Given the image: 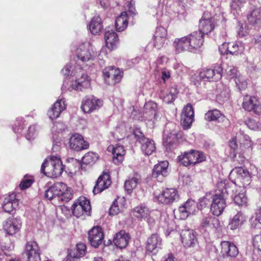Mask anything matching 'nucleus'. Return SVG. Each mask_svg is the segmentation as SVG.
I'll list each match as a JSON object with an SVG mask.
<instances>
[{"instance_id":"nucleus-16","label":"nucleus","mask_w":261,"mask_h":261,"mask_svg":"<svg viewBox=\"0 0 261 261\" xmlns=\"http://www.w3.org/2000/svg\"><path fill=\"white\" fill-rule=\"evenodd\" d=\"M81 65V64H79L78 62L76 63L74 60L70 61L62 70V73L66 76L65 79L67 77L74 78L83 71L84 67Z\"/></svg>"},{"instance_id":"nucleus-51","label":"nucleus","mask_w":261,"mask_h":261,"mask_svg":"<svg viewBox=\"0 0 261 261\" xmlns=\"http://www.w3.org/2000/svg\"><path fill=\"white\" fill-rule=\"evenodd\" d=\"M252 228L261 229V210H258L255 214L250 218Z\"/></svg>"},{"instance_id":"nucleus-33","label":"nucleus","mask_w":261,"mask_h":261,"mask_svg":"<svg viewBox=\"0 0 261 261\" xmlns=\"http://www.w3.org/2000/svg\"><path fill=\"white\" fill-rule=\"evenodd\" d=\"M86 246L84 243H78L76 248L67 255L66 261H80V258L85 254Z\"/></svg>"},{"instance_id":"nucleus-37","label":"nucleus","mask_w":261,"mask_h":261,"mask_svg":"<svg viewBox=\"0 0 261 261\" xmlns=\"http://www.w3.org/2000/svg\"><path fill=\"white\" fill-rule=\"evenodd\" d=\"M129 240V235L124 230H121L116 234L113 242L117 247L123 248L127 245Z\"/></svg>"},{"instance_id":"nucleus-4","label":"nucleus","mask_w":261,"mask_h":261,"mask_svg":"<svg viewBox=\"0 0 261 261\" xmlns=\"http://www.w3.org/2000/svg\"><path fill=\"white\" fill-rule=\"evenodd\" d=\"M45 197L48 200L58 198L63 202H68L73 197L72 190L62 182L55 183L45 191Z\"/></svg>"},{"instance_id":"nucleus-12","label":"nucleus","mask_w":261,"mask_h":261,"mask_svg":"<svg viewBox=\"0 0 261 261\" xmlns=\"http://www.w3.org/2000/svg\"><path fill=\"white\" fill-rule=\"evenodd\" d=\"M242 107L247 111H253L257 114L261 113V106L256 96L246 95L243 97Z\"/></svg>"},{"instance_id":"nucleus-50","label":"nucleus","mask_w":261,"mask_h":261,"mask_svg":"<svg viewBox=\"0 0 261 261\" xmlns=\"http://www.w3.org/2000/svg\"><path fill=\"white\" fill-rule=\"evenodd\" d=\"M235 187L233 188V190H236L235 195L233 197L234 203L238 205H244L247 203V197H246L244 191H240L238 194L237 193L239 190L237 189L236 186L233 184ZM234 193L233 192H232Z\"/></svg>"},{"instance_id":"nucleus-30","label":"nucleus","mask_w":261,"mask_h":261,"mask_svg":"<svg viewBox=\"0 0 261 261\" xmlns=\"http://www.w3.org/2000/svg\"><path fill=\"white\" fill-rule=\"evenodd\" d=\"M138 141L141 144V150L145 155H149L155 151L156 147L152 140L142 135L138 139Z\"/></svg>"},{"instance_id":"nucleus-57","label":"nucleus","mask_w":261,"mask_h":261,"mask_svg":"<svg viewBox=\"0 0 261 261\" xmlns=\"http://www.w3.org/2000/svg\"><path fill=\"white\" fill-rule=\"evenodd\" d=\"M33 182V179L32 177L25 176L22 181L19 185V187L21 190H24L29 188Z\"/></svg>"},{"instance_id":"nucleus-47","label":"nucleus","mask_w":261,"mask_h":261,"mask_svg":"<svg viewBox=\"0 0 261 261\" xmlns=\"http://www.w3.org/2000/svg\"><path fill=\"white\" fill-rule=\"evenodd\" d=\"M247 18L250 23L257 24L261 20V10L258 8L255 9L250 12Z\"/></svg>"},{"instance_id":"nucleus-55","label":"nucleus","mask_w":261,"mask_h":261,"mask_svg":"<svg viewBox=\"0 0 261 261\" xmlns=\"http://www.w3.org/2000/svg\"><path fill=\"white\" fill-rule=\"evenodd\" d=\"M229 98V90L225 88L224 90L221 91L216 96L217 101L220 104L223 103L225 101H227Z\"/></svg>"},{"instance_id":"nucleus-35","label":"nucleus","mask_w":261,"mask_h":261,"mask_svg":"<svg viewBox=\"0 0 261 261\" xmlns=\"http://www.w3.org/2000/svg\"><path fill=\"white\" fill-rule=\"evenodd\" d=\"M180 237L182 243L185 247H194L197 242L195 235L192 230H182Z\"/></svg>"},{"instance_id":"nucleus-34","label":"nucleus","mask_w":261,"mask_h":261,"mask_svg":"<svg viewBox=\"0 0 261 261\" xmlns=\"http://www.w3.org/2000/svg\"><path fill=\"white\" fill-rule=\"evenodd\" d=\"M247 219L246 215L242 212H238L230 219L228 227L231 230H236L241 227Z\"/></svg>"},{"instance_id":"nucleus-46","label":"nucleus","mask_w":261,"mask_h":261,"mask_svg":"<svg viewBox=\"0 0 261 261\" xmlns=\"http://www.w3.org/2000/svg\"><path fill=\"white\" fill-rule=\"evenodd\" d=\"M220 65L223 67V75H226L227 79H232L234 78L235 79L238 77L237 76V69L234 67L224 63Z\"/></svg>"},{"instance_id":"nucleus-26","label":"nucleus","mask_w":261,"mask_h":261,"mask_svg":"<svg viewBox=\"0 0 261 261\" xmlns=\"http://www.w3.org/2000/svg\"><path fill=\"white\" fill-rule=\"evenodd\" d=\"M162 239L157 234H152L147 241L146 249L155 254L162 247Z\"/></svg>"},{"instance_id":"nucleus-38","label":"nucleus","mask_w":261,"mask_h":261,"mask_svg":"<svg viewBox=\"0 0 261 261\" xmlns=\"http://www.w3.org/2000/svg\"><path fill=\"white\" fill-rule=\"evenodd\" d=\"M151 211L146 205L140 204L132 210L133 215L140 220H146L150 215Z\"/></svg>"},{"instance_id":"nucleus-9","label":"nucleus","mask_w":261,"mask_h":261,"mask_svg":"<svg viewBox=\"0 0 261 261\" xmlns=\"http://www.w3.org/2000/svg\"><path fill=\"white\" fill-rule=\"evenodd\" d=\"M91 209L90 201L85 197H80L72 206V213L77 218L84 214L90 215Z\"/></svg>"},{"instance_id":"nucleus-52","label":"nucleus","mask_w":261,"mask_h":261,"mask_svg":"<svg viewBox=\"0 0 261 261\" xmlns=\"http://www.w3.org/2000/svg\"><path fill=\"white\" fill-rule=\"evenodd\" d=\"M98 159V155L96 153L93 152H89L87 153L82 158L83 164H92Z\"/></svg>"},{"instance_id":"nucleus-28","label":"nucleus","mask_w":261,"mask_h":261,"mask_svg":"<svg viewBox=\"0 0 261 261\" xmlns=\"http://www.w3.org/2000/svg\"><path fill=\"white\" fill-rule=\"evenodd\" d=\"M19 199L15 193H12L5 197L3 202V208L7 213H10L13 210L18 207Z\"/></svg>"},{"instance_id":"nucleus-62","label":"nucleus","mask_w":261,"mask_h":261,"mask_svg":"<svg viewBox=\"0 0 261 261\" xmlns=\"http://www.w3.org/2000/svg\"><path fill=\"white\" fill-rule=\"evenodd\" d=\"M23 125H24V120L23 118H18L17 120V124L15 125V127L14 128V131L15 133L17 134H22V130L23 129Z\"/></svg>"},{"instance_id":"nucleus-63","label":"nucleus","mask_w":261,"mask_h":261,"mask_svg":"<svg viewBox=\"0 0 261 261\" xmlns=\"http://www.w3.org/2000/svg\"><path fill=\"white\" fill-rule=\"evenodd\" d=\"M245 124L249 128L252 130H256L258 128L259 126V124L256 120L251 118L247 119L245 121Z\"/></svg>"},{"instance_id":"nucleus-49","label":"nucleus","mask_w":261,"mask_h":261,"mask_svg":"<svg viewBox=\"0 0 261 261\" xmlns=\"http://www.w3.org/2000/svg\"><path fill=\"white\" fill-rule=\"evenodd\" d=\"M178 93V91L175 87H172L169 91H167L165 94L163 93L161 96L164 102L170 103L172 102Z\"/></svg>"},{"instance_id":"nucleus-45","label":"nucleus","mask_w":261,"mask_h":261,"mask_svg":"<svg viewBox=\"0 0 261 261\" xmlns=\"http://www.w3.org/2000/svg\"><path fill=\"white\" fill-rule=\"evenodd\" d=\"M191 165H195L202 162L205 160V156L203 153L199 151L191 150L189 152Z\"/></svg>"},{"instance_id":"nucleus-61","label":"nucleus","mask_w":261,"mask_h":261,"mask_svg":"<svg viewBox=\"0 0 261 261\" xmlns=\"http://www.w3.org/2000/svg\"><path fill=\"white\" fill-rule=\"evenodd\" d=\"M210 194H206V195L199 199L198 206L200 208L206 207L210 202V199H212Z\"/></svg>"},{"instance_id":"nucleus-2","label":"nucleus","mask_w":261,"mask_h":261,"mask_svg":"<svg viewBox=\"0 0 261 261\" xmlns=\"http://www.w3.org/2000/svg\"><path fill=\"white\" fill-rule=\"evenodd\" d=\"M203 42V34L197 31L180 38H176L173 45L177 53L186 50L194 52L200 48Z\"/></svg>"},{"instance_id":"nucleus-42","label":"nucleus","mask_w":261,"mask_h":261,"mask_svg":"<svg viewBox=\"0 0 261 261\" xmlns=\"http://www.w3.org/2000/svg\"><path fill=\"white\" fill-rule=\"evenodd\" d=\"M125 200L124 197H118L113 202L109 209L110 215H116L122 210Z\"/></svg>"},{"instance_id":"nucleus-25","label":"nucleus","mask_w":261,"mask_h":261,"mask_svg":"<svg viewBox=\"0 0 261 261\" xmlns=\"http://www.w3.org/2000/svg\"><path fill=\"white\" fill-rule=\"evenodd\" d=\"M196 202L188 199L184 204L179 207L178 211L181 219H186L189 215L194 214L197 207Z\"/></svg>"},{"instance_id":"nucleus-32","label":"nucleus","mask_w":261,"mask_h":261,"mask_svg":"<svg viewBox=\"0 0 261 261\" xmlns=\"http://www.w3.org/2000/svg\"><path fill=\"white\" fill-rule=\"evenodd\" d=\"M168 162L164 161L155 165L153 169L152 176L162 180L163 177L167 176L168 174Z\"/></svg>"},{"instance_id":"nucleus-24","label":"nucleus","mask_w":261,"mask_h":261,"mask_svg":"<svg viewBox=\"0 0 261 261\" xmlns=\"http://www.w3.org/2000/svg\"><path fill=\"white\" fill-rule=\"evenodd\" d=\"M103 234L102 229L100 227H94L88 233V240L91 245L98 247L103 241Z\"/></svg>"},{"instance_id":"nucleus-44","label":"nucleus","mask_w":261,"mask_h":261,"mask_svg":"<svg viewBox=\"0 0 261 261\" xmlns=\"http://www.w3.org/2000/svg\"><path fill=\"white\" fill-rule=\"evenodd\" d=\"M237 138L239 141L240 146L242 149H248L252 146V143L249 137L242 133H239L237 134Z\"/></svg>"},{"instance_id":"nucleus-29","label":"nucleus","mask_w":261,"mask_h":261,"mask_svg":"<svg viewBox=\"0 0 261 261\" xmlns=\"http://www.w3.org/2000/svg\"><path fill=\"white\" fill-rule=\"evenodd\" d=\"M108 150L111 151L113 154V162L115 164L121 163L123 159L124 155L125 154V151L123 146L116 145V146L110 145L108 147Z\"/></svg>"},{"instance_id":"nucleus-41","label":"nucleus","mask_w":261,"mask_h":261,"mask_svg":"<svg viewBox=\"0 0 261 261\" xmlns=\"http://www.w3.org/2000/svg\"><path fill=\"white\" fill-rule=\"evenodd\" d=\"M177 142V136L176 132L172 131V132L165 135L163 138V143L167 149L171 150L174 148Z\"/></svg>"},{"instance_id":"nucleus-17","label":"nucleus","mask_w":261,"mask_h":261,"mask_svg":"<svg viewBox=\"0 0 261 261\" xmlns=\"http://www.w3.org/2000/svg\"><path fill=\"white\" fill-rule=\"evenodd\" d=\"M167 33L166 30L160 27L156 28L153 40V45L157 49H161L167 44Z\"/></svg>"},{"instance_id":"nucleus-8","label":"nucleus","mask_w":261,"mask_h":261,"mask_svg":"<svg viewBox=\"0 0 261 261\" xmlns=\"http://www.w3.org/2000/svg\"><path fill=\"white\" fill-rule=\"evenodd\" d=\"M223 67L219 64L215 65L212 68L202 69L199 73L198 77L203 81L216 82L222 77Z\"/></svg>"},{"instance_id":"nucleus-15","label":"nucleus","mask_w":261,"mask_h":261,"mask_svg":"<svg viewBox=\"0 0 261 261\" xmlns=\"http://www.w3.org/2000/svg\"><path fill=\"white\" fill-rule=\"evenodd\" d=\"M194 117L193 108L191 105L188 104L184 108L180 117V123L184 129H188L191 126Z\"/></svg>"},{"instance_id":"nucleus-5","label":"nucleus","mask_w":261,"mask_h":261,"mask_svg":"<svg viewBox=\"0 0 261 261\" xmlns=\"http://www.w3.org/2000/svg\"><path fill=\"white\" fill-rule=\"evenodd\" d=\"M91 85V81L89 76L83 71L75 77H67L65 79L62 87L63 91L72 90L81 91L84 89L89 88Z\"/></svg>"},{"instance_id":"nucleus-19","label":"nucleus","mask_w":261,"mask_h":261,"mask_svg":"<svg viewBox=\"0 0 261 261\" xmlns=\"http://www.w3.org/2000/svg\"><path fill=\"white\" fill-rule=\"evenodd\" d=\"M199 30L203 35L208 34L215 28V20L213 18L210 17L208 13H204L202 18L199 21Z\"/></svg>"},{"instance_id":"nucleus-58","label":"nucleus","mask_w":261,"mask_h":261,"mask_svg":"<svg viewBox=\"0 0 261 261\" xmlns=\"http://www.w3.org/2000/svg\"><path fill=\"white\" fill-rule=\"evenodd\" d=\"M178 160L179 162L185 166H188L191 165L189 152H185L184 154L178 156Z\"/></svg>"},{"instance_id":"nucleus-20","label":"nucleus","mask_w":261,"mask_h":261,"mask_svg":"<svg viewBox=\"0 0 261 261\" xmlns=\"http://www.w3.org/2000/svg\"><path fill=\"white\" fill-rule=\"evenodd\" d=\"M21 227V221L19 218L10 217L4 225V229L7 233L13 235L18 232Z\"/></svg>"},{"instance_id":"nucleus-3","label":"nucleus","mask_w":261,"mask_h":261,"mask_svg":"<svg viewBox=\"0 0 261 261\" xmlns=\"http://www.w3.org/2000/svg\"><path fill=\"white\" fill-rule=\"evenodd\" d=\"M77 58L78 64H81L83 67H91L93 62L97 56V53L89 42H84L80 43L75 50Z\"/></svg>"},{"instance_id":"nucleus-23","label":"nucleus","mask_w":261,"mask_h":261,"mask_svg":"<svg viewBox=\"0 0 261 261\" xmlns=\"http://www.w3.org/2000/svg\"><path fill=\"white\" fill-rule=\"evenodd\" d=\"M66 108V105L64 98L59 99L48 110L47 115L49 118L53 120L58 118L61 113L65 110Z\"/></svg>"},{"instance_id":"nucleus-13","label":"nucleus","mask_w":261,"mask_h":261,"mask_svg":"<svg viewBox=\"0 0 261 261\" xmlns=\"http://www.w3.org/2000/svg\"><path fill=\"white\" fill-rule=\"evenodd\" d=\"M103 73L105 81L108 85H115L119 83L123 76V72L114 67L105 69Z\"/></svg>"},{"instance_id":"nucleus-56","label":"nucleus","mask_w":261,"mask_h":261,"mask_svg":"<svg viewBox=\"0 0 261 261\" xmlns=\"http://www.w3.org/2000/svg\"><path fill=\"white\" fill-rule=\"evenodd\" d=\"M37 128L35 125H31L29 126L25 135L27 140H31L36 137L37 135Z\"/></svg>"},{"instance_id":"nucleus-31","label":"nucleus","mask_w":261,"mask_h":261,"mask_svg":"<svg viewBox=\"0 0 261 261\" xmlns=\"http://www.w3.org/2000/svg\"><path fill=\"white\" fill-rule=\"evenodd\" d=\"M221 252L223 256L236 257L238 255V249L234 243L229 241H223L221 243Z\"/></svg>"},{"instance_id":"nucleus-39","label":"nucleus","mask_w":261,"mask_h":261,"mask_svg":"<svg viewBox=\"0 0 261 261\" xmlns=\"http://www.w3.org/2000/svg\"><path fill=\"white\" fill-rule=\"evenodd\" d=\"M102 28L101 19L99 15L94 16L88 24L89 30L94 35H98Z\"/></svg>"},{"instance_id":"nucleus-53","label":"nucleus","mask_w":261,"mask_h":261,"mask_svg":"<svg viewBox=\"0 0 261 261\" xmlns=\"http://www.w3.org/2000/svg\"><path fill=\"white\" fill-rule=\"evenodd\" d=\"M126 135V129L123 124L118 126L113 133L114 137L118 140L123 138Z\"/></svg>"},{"instance_id":"nucleus-48","label":"nucleus","mask_w":261,"mask_h":261,"mask_svg":"<svg viewBox=\"0 0 261 261\" xmlns=\"http://www.w3.org/2000/svg\"><path fill=\"white\" fill-rule=\"evenodd\" d=\"M244 44L240 42L229 43V54L238 55L241 54L244 50Z\"/></svg>"},{"instance_id":"nucleus-27","label":"nucleus","mask_w":261,"mask_h":261,"mask_svg":"<svg viewBox=\"0 0 261 261\" xmlns=\"http://www.w3.org/2000/svg\"><path fill=\"white\" fill-rule=\"evenodd\" d=\"M104 38L107 46L111 50L115 47L119 41L117 33L110 27L105 29Z\"/></svg>"},{"instance_id":"nucleus-40","label":"nucleus","mask_w":261,"mask_h":261,"mask_svg":"<svg viewBox=\"0 0 261 261\" xmlns=\"http://www.w3.org/2000/svg\"><path fill=\"white\" fill-rule=\"evenodd\" d=\"M128 16L126 11L122 12L116 18L115 28L118 32H122L125 30L128 25Z\"/></svg>"},{"instance_id":"nucleus-6","label":"nucleus","mask_w":261,"mask_h":261,"mask_svg":"<svg viewBox=\"0 0 261 261\" xmlns=\"http://www.w3.org/2000/svg\"><path fill=\"white\" fill-rule=\"evenodd\" d=\"M63 170L64 166L60 158L56 155L45 159L41 167V172L51 178L60 176Z\"/></svg>"},{"instance_id":"nucleus-64","label":"nucleus","mask_w":261,"mask_h":261,"mask_svg":"<svg viewBox=\"0 0 261 261\" xmlns=\"http://www.w3.org/2000/svg\"><path fill=\"white\" fill-rule=\"evenodd\" d=\"M246 3V0H232L231 7L232 10H240Z\"/></svg>"},{"instance_id":"nucleus-22","label":"nucleus","mask_w":261,"mask_h":261,"mask_svg":"<svg viewBox=\"0 0 261 261\" xmlns=\"http://www.w3.org/2000/svg\"><path fill=\"white\" fill-rule=\"evenodd\" d=\"M111 184L109 174L106 172L99 176L94 186L93 192L94 194H98L108 188Z\"/></svg>"},{"instance_id":"nucleus-7","label":"nucleus","mask_w":261,"mask_h":261,"mask_svg":"<svg viewBox=\"0 0 261 261\" xmlns=\"http://www.w3.org/2000/svg\"><path fill=\"white\" fill-rule=\"evenodd\" d=\"M158 104L153 101H149L144 104L142 111H134L132 115L135 119L147 121L153 125L158 118Z\"/></svg>"},{"instance_id":"nucleus-60","label":"nucleus","mask_w":261,"mask_h":261,"mask_svg":"<svg viewBox=\"0 0 261 261\" xmlns=\"http://www.w3.org/2000/svg\"><path fill=\"white\" fill-rule=\"evenodd\" d=\"M234 81L240 90H244L247 87V83L242 77L238 76L236 77Z\"/></svg>"},{"instance_id":"nucleus-36","label":"nucleus","mask_w":261,"mask_h":261,"mask_svg":"<svg viewBox=\"0 0 261 261\" xmlns=\"http://www.w3.org/2000/svg\"><path fill=\"white\" fill-rule=\"evenodd\" d=\"M205 119L208 121H213L216 123H222L226 119L225 116L217 109L207 111L204 116Z\"/></svg>"},{"instance_id":"nucleus-11","label":"nucleus","mask_w":261,"mask_h":261,"mask_svg":"<svg viewBox=\"0 0 261 261\" xmlns=\"http://www.w3.org/2000/svg\"><path fill=\"white\" fill-rule=\"evenodd\" d=\"M24 254L27 257V261H41L40 250L36 242H28L25 245Z\"/></svg>"},{"instance_id":"nucleus-21","label":"nucleus","mask_w":261,"mask_h":261,"mask_svg":"<svg viewBox=\"0 0 261 261\" xmlns=\"http://www.w3.org/2000/svg\"><path fill=\"white\" fill-rule=\"evenodd\" d=\"M231 173L236 175V180L238 182H241L243 187L249 185L251 181L249 172L242 167H236Z\"/></svg>"},{"instance_id":"nucleus-54","label":"nucleus","mask_w":261,"mask_h":261,"mask_svg":"<svg viewBox=\"0 0 261 261\" xmlns=\"http://www.w3.org/2000/svg\"><path fill=\"white\" fill-rule=\"evenodd\" d=\"M254 252H257L258 255L261 254V234L254 236L252 239Z\"/></svg>"},{"instance_id":"nucleus-43","label":"nucleus","mask_w":261,"mask_h":261,"mask_svg":"<svg viewBox=\"0 0 261 261\" xmlns=\"http://www.w3.org/2000/svg\"><path fill=\"white\" fill-rule=\"evenodd\" d=\"M140 175L136 174L133 177L126 180L124 184V187L127 192L130 193L137 187V185L140 183Z\"/></svg>"},{"instance_id":"nucleus-14","label":"nucleus","mask_w":261,"mask_h":261,"mask_svg":"<svg viewBox=\"0 0 261 261\" xmlns=\"http://www.w3.org/2000/svg\"><path fill=\"white\" fill-rule=\"evenodd\" d=\"M69 146L71 149L79 151L88 149L89 144L84 140L81 135L75 133L72 134L70 138Z\"/></svg>"},{"instance_id":"nucleus-18","label":"nucleus","mask_w":261,"mask_h":261,"mask_svg":"<svg viewBox=\"0 0 261 261\" xmlns=\"http://www.w3.org/2000/svg\"><path fill=\"white\" fill-rule=\"evenodd\" d=\"M102 105V101L93 96L86 97L82 101L81 109L84 113H91Z\"/></svg>"},{"instance_id":"nucleus-59","label":"nucleus","mask_w":261,"mask_h":261,"mask_svg":"<svg viewBox=\"0 0 261 261\" xmlns=\"http://www.w3.org/2000/svg\"><path fill=\"white\" fill-rule=\"evenodd\" d=\"M171 76V71L167 68H163L161 72V78L164 83L168 81Z\"/></svg>"},{"instance_id":"nucleus-1","label":"nucleus","mask_w":261,"mask_h":261,"mask_svg":"<svg viewBox=\"0 0 261 261\" xmlns=\"http://www.w3.org/2000/svg\"><path fill=\"white\" fill-rule=\"evenodd\" d=\"M235 187L227 180L219 181L217 185L216 193L212 197L211 211L216 216L221 215L226 206V199L230 192H233Z\"/></svg>"},{"instance_id":"nucleus-10","label":"nucleus","mask_w":261,"mask_h":261,"mask_svg":"<svg viewBox=\"0 0 261 261\" xmlns=\"http://www.w3.org/2000/svg\"><path fill=\"white\" fill-rule=\"evenodd\" d=\"M155 199L160 203L169 204L178 200L179 195L177 191L174 188H167L155 196Z\"/></svg>"}]
</instances>
